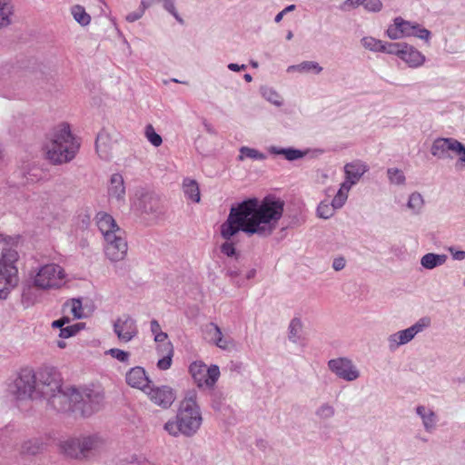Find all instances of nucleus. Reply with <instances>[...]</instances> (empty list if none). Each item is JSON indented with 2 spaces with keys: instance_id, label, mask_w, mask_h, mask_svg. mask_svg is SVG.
I'll return each mask as SVG.
<instances>
[{
  "instance_id": "nucleus-21",
  "label": "nucleus",
  "mask_w": 465,
  "mask_h": 465,
  "mask_svg": "<svg viewBox=\"0 0 465 465\" xmlns=\"http://www.w3.org/2000/svg\"><path fill=\"white\" fill-rule=\"evenodd\" d=\"M415 412L420 418L425 431L431 433L436 430L439 417L432 409L425 405H418Z\"/></svg>"
},
{
  "instance_id": "nucleus-25",
  "label": "nucleus",
  "mask_w": 465,
  "mask_h": 465,
  "mask_svg": "<svg viewBox=\"0 0 465 465\" xmlns=\"http://www.w3.org/2000/svg\"><path fill=\"white\" fill-rule=\"evenodd\" d=\"M268 150L272 154L283 155L290 162L303 158L309 152V150L302 151L292 147L281 148L277 146H270Z\"/></svg>"
},
{
  "instance_id": "nucleus-48",
  "label": "nucleus",
  "mask_w": 465,
  "mask_h": 465,
  "mask_svg": "<svg viewBox=\"0 0 465 465\" xmlns=\"http://www.w3.org/2000/svg\"><path fill=\"white\" fill-rule=\"evenodd\" d=\"M411 36H415L428 42L430 39L431 33L428 29L421 27L418 23H415Z\"/></svg>"
},
{
  "instance_id": "nucleus-5",
  "label": "nucleus",
  "mask_w": 465,
  "mask_h": 465,
  "mask_svg": "<svg viewBox=\"0 0 465 465\" xmlns=\"http://www.w3.org/2000/svg\"><path fill=\"white\" fill-rule=\"evenodd\" d=\"M105 439L98 433L72 437L61 443L64 455L75 460H86L96 455L105 446Z\"/></svg>"
},
{
  "instance_id": "nucleus-54",
  "label": "nucleus",
  "mask_w": 465,
  "mask_h": 465,
  "mask_svg": "<svg viewBox=\"0 0 465 465\" xmlns=\"http://www.w3.org/2000/svg\"><path fill=\"white\" fill-rule=\"evenodd\" d=\"M346 266V260L342 256L335 258L332 262V268L334 271L339 272Z\"/></svg>"
},
{
  "instance_id": "nucleus-3",
  "label": "nucleus",
  "mask_w": 465,
  "mask_h": 465,
  "mask_svg": "<svg viewBox=\"0 0 465 465\" xmlns=\"http://www.w3.org/2000/svg\"><path fill=\"white\" fill-rule=\"evenodd\" d=\"M79 149V143L73 136L67 124L55 126L45 145L46 158L54 164H62L72 161Z\"/></svg>"
},
{
  "instance_id": "nucleus-63",
  "label": "nucleus",
  "mask_w": 465,
  "mask_h": 465,
  "mask_svg": "<svg viewBox=\"0 0 465 465\" xmlns=\"http://www.w3.org/2000/svg\"><path fill=\"white\" fill-rule=\"evenodd\" d=\"M228 69L232 71V72H240L242 70H245L246 68V65L245 64H234V63H231L227 65Z\"/></svg>"
},
{
  "instance_id": "nucleus-28",
  "label": "nucleus",
  "mask_w": 465,
  "mask_h": 465,
  "mask_svg": "<svg viewBox=\"0 0 465 465\" xmlns=\"http://www.w3.org/2000/svg\"><path fill=\"white\" fill-rule=\"evenodd\" d=\"M447 256L445 254L427 253L420 259V264L429 270L434 269L437 266L445 263Z\"/></svg>"
},
{
  "instance_id": "nucleus-53",
  "label": "nucleus",
  "mask_w": 465,
  "mask_h": 465,
  "mask_svg": "<svg viewBox=\"0 0 465 465\" xmlns=\"http://www.w3.org/2000/svg\"><path fill=\"white\" fill-rule=\"evenodd\" d=\"M456 154L460 155L459 159L456 162V167H463L465 166V145L459 141L456 149Z\"/></svg>"
},
{
  "instance_id": "nucleus-56",
  "label": "nucleus",
  "mask_w": 465,
  "mask_h": 465,
  "mask_svg": "<svg viewBox=\"0 0 465 465\" xmlns=\"http://www.w3.org/2000/svg\"><path fill=\"white\" fill-rule=\"evenodd\" d=\"M143 15V11L138 9L135 12H132L126 15V20L130 23H134L137 20H139Z\"/></svg>"
},
{
  "instance_id": "nucleus-15",
  "label": "nucleus",
  "mask_w": 465,
  "mask_h": 465,
  "mask_svg": "<svg viewBox=\"0 0 465 465\" xmlns=\"http://www.w3.org/2000/svg\"><path fill=\"white\" fill-rule=\"evenodd\" d=\"M149 399L163 409H168L175 401V391L169 386H149L145 391Z\"/></svg>"
},
{
  "instance_id": "nucleus-24",
  "label": "nucleus",
  "mask_w": 465,
  "mask_h": 465,
  "mask_svg": "<svg viewBox=\"0 0 465 465\" xmlns=\"http://www.w3.org/2000/svg\"><path fill=\"white\" fill-rule=\"evenodd\" d=\"M108 194L117 201H124L125 186L124 177L120 173H114L110 178V184L108 187Z\"/></svg>"
},
{
  "instance_id": "nucleus-58",
  "label": "nucleus",
  "mask_w": 465,
  "mask_h": 465,
  "mask_svg": "<svg viewBox=\"0 0 465 465\" xmlns=\"http://www.w3.org/2000/svg\"><path fill=\"white\" fill-rule=\"evenodd\" d=\"M226 274L232 279L234 280L240 275V269L235 265H231L227 269Z\"/></svg>"
},
{
  "instance_id": "nucleus-9",
  "label": "nucleus",
  "mask_w": 465,
  "mask_h": 465,
  "mask_svg": "<svg viewBox=\"0 0 465 465\" xmlns=\"http://www.w3.org/2000/svg\"><path fill=\"white\" fill-rule=\"evenodd\" d=\"M134 208L144 219L153 222L162 218L165 212L161 197L153 191L143 189L136 193Z\"/></svg>"
},
{
  "instance_id": "nucleus-52",
  "label": "nucleus",
  "mask_w": 465,
  "mask_h": 465,
  "mask_svg": "<svg viewBox=\"0 0 465 465\" xmlns=\"http://www.w3.org/2000/svg\"><path fill=\"white\" fill-rule=\"evenodd\" d=\"M363 7L370 12H379L382 8L381 0H364Z\"/></svg>"
},
{
  "instance_id": "nucleus-43",
  "label": "nucleus",
  "mask_w": 465,
  "mask_h": 465,
  "mask_svg": "<svg viewBox=\"0 0 465 465\" xmlns=\"http://www.w3.org/2000/svg\"><path fill=\"white\" fill-rule=\"evenodd\" d=\"M362 46L372 52H381L383 42L372 36H365L361 40Z\"/></svg>"
},
{
  "instance_id": "nucleus-57",
  "label": "nucleus",
  "mask_w": 465,
  "mask_h": 465,
  "mask_svg": "<svg viewBox=\"0 0 465 465\" xmlns=\"http://www.w3.org/2000/svg\"><path fill=\"white\" fill-rule=\"evenodd\" d=\"M127 465H152V463L145 459L131 457V460L128 461Z\"/></svg>"
},
{
  "instance_id": "nucleus-32",
  "label": "nucleus",
  "mask_w": 465,
  "mask_h": 465,
  "mask_svg": "<svg viewBox=\"0 0 465 465\" xmlns=\"http://www.w3.org/2000/svg\"><path fill=\"white\" fill-rule=\"evenodd\" d=\"M239 155L237 160L242 162L245 158H250L252 160L263 161L266 159V155L263 153H261L257 149L251 148L248 146H242L239 149Z\"/></svg>"
},
{
  "instance_id": "nucleus-20",
  "label": "nucleus",
  "mask_w": 465,
  "mask_h": 465,
  "mask_svg": "<svg viewBox=\"0 0 465 465\" xmlns=\"http://www.w3.org/2000/svg\"><path fill=\"white\" fill-rule=\"evenodd\" d=\"M128 385L133 388H137L145 392L150 386V380L147 377L143 368L136 366L132 368L125 376Z\"/></svg>"
},
{
  "instance_id": "nucleus-2",
  "label": "nucleus",
  "mask_w": 465,
  "mask_h": 465,
  "mask_svg": "<svg viewBox=\"0 0 465 465\" xmlns=\"http://www.w3.org/2000/svg\"><path fill=\"white\" fill-rule=\"evenodd\" d=\"M203 422L200 406L197 403V392L188 391L180 402L175 420H168L163 429L173 437L183 434L186 437L193 436Z\"/></svg>"
},
{
  "instance_id": "nucleus-4",
  "label": "nucleus",
  "mask_w": 465,
  "mask_h": 465,
  "mask_svg": "<svg viewBox=\"0 0 465 465\" xmlns=\"http://www.w3.org/2000/svg\"><path fill=\"white\" fill-rule=\"evenodd\" d=\"M40 381L44 389L42 400H45L51 409L58 412L73 411L74 387L64 389L61 380L50 368H44L40 371Z\"/></svg>"
},
{
  "instance_id": "nucleus-11",
  "label": "nucleus",
  "mask_w": 465,
  "mask_h": 465,
  "mask_svg": "<svg viewBox=\"0 0 465 465\" xmlns=\"http://www.w3.org/2000/svg\"><path fill=\"white\" fill-rule=\"evenodd\" d=\"M430 324V320L427 317H423L409 328L389 335L387 342L390 351H395L399 347L409 343L418 333L428 328Z\"/></svg>"
},
{
  "instance_id": "nucleus-13",
  "label": "nucleus",
  "mask_w": 465,
  "mask_h": 465,
  "mask_svg": "<svg viewBox=\"0 0 465 465\" xmlns=\"http://www.w3.org/2000/svg\"><path fill=\"white\" fill-rule=\"evenodd\" d=\"M328 368L338 378L353 381L360 377V371L351 360L344 357L331 359L328 361Z\"/></svg>"
},
{
  "instance_id": "nucleus-50",
  "label": "nucleus",
  "mask_w": 465,
  "mask_h": 465,
  "mask_svg": "<svg viewBox=\"0 0 465 465\" xmlns=\"http://www.w3.org/2000/svg\"><path fill=\"white\" fill-rule=\"evenodd\" d=\"M105 354L110 355L114 359H116L117 361L121 362H127L129 361L130 354L127 351H124L123 350L117 349V348H112L105 351Z\"/></svg>"
},
{
  "instance_id": "nucleus-45",
  "label": "nucleus",
  "mask_w": 465,
  "mask_h": 465,
  "mask_svg": "<svg viewBox=\"0 0 465 465\" xmlns=\"http://www.w3.org/2000/svg\"><path fill=\"white\" fill-rule=\"evenodd\" d=\"M337 210L331 205V203L322 202L317 207V214L320 218L329 219L334 214V211Z\"/></svg>"
},
{
  "instance_id": "nucleus-12",
  "label": "nucleus",
  "mask_w": 465,
  "mask_h": 465,
  "mask_svg": "<svg viewBox=\"0 0 465 465\" xmlns=\"http://www.w3.org/2000/svg\"><path fill=\"white\" fill-rule=\"evenodd\" d=\"M104 254L111 262L123 261L128 251L125 232L122 228H116V232L104 238Z\"/></svg>"
},
{
  "instance_id": "nucleus-33",
  "label": "nucleus",
  "mask_w": 465,
  "mask_h": 465,
  "mask_svg": "<svg viewBox=\"0 0 465 465\" xmlns=\"http://www.w3.org/2000/svg\"><path fill=\"white\" fill-rule=\"evenodd\" d=\"M302 323L300 319L293 318L288 327V339L292 343H298L301 340Z\"/></svg>"
},
{
  "instance_id": "nucleus-38",
  "label": "nucleus",
  "mask_w": 465,
  "mask_h": 465,
  "mask_svg": "<svg viewBox=\"0 0 465 465\" xmlns=\"http://www.w3.org/2000/svg\"><path fill=\"white\" fill-rule=\"evenodd\" d=\"M43 449V444L37 440H30L23 443L21 453L27 455H35Z\"/></svg>"
},
{
  "instance_id": "nucleus-39",
  "label": "nucleus",
  "mask_w": 465,
  "mask_h": 465,
  "mask_svg": "<svg viewBox=\"0 0 465 465\" xmlns=\"http://www.w3.org/2000/svg\"><path fill=\"white\" fill-rule=\"evenodd\" d=\"M220 377V369L217 365L206 367L205 387L213 389Z\"/></svg>"
},
{
  "instance_id": "nucleus-42",
  "label": "nucleus",
  "mask_w": 465,
  "mask_h": 465,
  "mask_svg": "<svg viewBox=\"0 0 465 465\" xmlns=\"http://www.w3.org/2000/svg\"><path fill=\"white\" fill-rule=\"evenodd\" d=\"M109 140L107 134L101 132L98 134L95 141L96 151L101 158L107 157V141Z\"/></svg>"
},
{
  "instance_id": "nucleus-35",
  "label": "nucleus",
  "mask_w": 465,
  "mask_h": 465,
  "mask_svg": "<svg viewBox=\"0 0 465 465\" xmlns=\"http://www.w3.org/2000/svg\"><path fill=\"white\" fill-rule=\"evenodd\" d=\"M261 94L265 100L278 107L282 106L283 104L282 97L272 87H262Z\"/></svg>"
},
{
  "instance_id": "nucleus-8",
  "label": "nucleus",
  "mask_w": 465,
  "mask_h": 465,
  "mask_svg": "<svg viewBox=\"0 0 465 465\" xmlns=\"http://www.w3.org/2000/svg\"><path fill=\"white\" fill-rule=\"evenodd\" d=\"M73 412L82 417H90L101 411L104 404V395L99 390L90 388L75 389L73 391Z\"/></svg>"
},
{
  "instance_id": "nucleus-47",
  "label": "nucleus",
  "mask_w": 465,
  "mask_h": 465,
  "mask_svg": "<svg viewBox=\"0 0 465 465\" xmlns=\"http://www.w3.org/2000/svg\"><path fill=\"white\" fill-rule=\"evenodd\" d=\"M66 306H70V312L76 319H82L85 315L83 312L82 302L80 299H73L70 303H66Z\"/></svg>"
},
{
  "instance_id": "nucleus-62",
  "label": "nucleus",
  "mask_w": 465,
  "mask_h": 465,
  "mask_svg": "<svg viewBox=\"0 0 465 465\" xmlns=\"http://www.w3.org/2000/svg\"><path fill=\"white\" fill-rule=\"evenodd\" d=\"M364 0H346L344 5H349L352 8H356L360 5L363 6Z\"/></svg>"
},
{
  "instance_id": "nucleus-14",
  "label": "nucleus",
  "mask_w": 465,
  "mask_h": 465,
  "mask_svg": "<svg viewBox=\"0 0 465 465\" xmlns=\"http://www.w3.org/2000/svg\"><path fill=\"white\" fill-rule=\"evenodd\" d=\"M114 331L120 341L128 342L138 334L136 321L128 314H124L114 322Z\"/></svg>"
},
{
  "instance_id": "nucleus-37",
  "label": "nucleus",
  "mask_w": 465,
  "mask_h": 465,
  "mask_svg": "<svg viewBox=\"0 0 465 465\" xmlns=\"http://www.w3.org/2000/svg\"><path fill=\"white\" fill-rule=\"evenodd\" d=\"M335 408L329 402L322 403L315 411L316 417L321 420H327L334 417Z\"/></svg>"
},
{
  "instance_id": "nucleus-51",
  "label": "nucleus",
  "mask_w": 465,
  "mask_h": 465,
  "mask_svg": "<svg viewBox=\"0 0 465 465\" xmlns=\"http://www.w3.org/2000/svg\"><path fill=\"white\" fill-rule=\"evenodd\" d=\"M155 1L163 3V8L168 13H170L179 23L183 22L175 9L174 0H155Z\"/></svg>"
},
{
  "instance_id": "nucleus-41",
  "label": "nucleus",
  "mask_w": 465,
  "mask_h": 465,
  "mask_svg": "<svg viewBox=\"0 0 465 465\" xmlns=\"http://www.w3.org/2000/svg\"><path fill=\"white\" fill-rule=\"evenodd\" d=\"M72 15L74 20L81 25H87L90 21V15L85 12L84 8L81 5H75L72 8Z\"/></svg>"
},
{
  "instance_id": "nucleus-34",
  "label": "nucleus",
  "mask_w": 465,
  "mask_h": 465,
  "mask_svg": "<svg viewBox=\"0 0 465 465\" xmlns=\"http://www.w3.org/2000/svg\"><path fill=\"white\" fill-rule=\"evenodd\" d=\"M351 189V187L348 186L347 183H342L331 202V205L336 209H341L345 204Z\"/></svg>"
},
{
  "instance_id": "nucleus-59",
  "label": "nucleus",
  "mask_w": 465,
  "mask_h": 465,
  "mask_svg": "<svg viewBox=\"0 0 465 465\" xmlns=\"http://www.w3.org/2000/svg\"><path fill=\"white\" fill-rule=\"evenodd\" d=\"M69 322V319L67 317L61 318L59 320L54 321L52 322V326L54 328L62 329L64 328V325Z\"/></svg>"
},
{
  "instance_id": "nucleus-31",
  "label": "nucleus",
  "mask_w": 465,
  "mask_h": 465,
  "mask_svg": "<svg viewBox=\"0 0 465 465\" xmlns=\"http://www.w3.org/2000/svg\"><path fill=\"white\" fill-rule=\"evenodd\" d=\"M14 7L8 0H0V28L11 24Z\"/></svg>"
},
{
  "instance_id": "nucleus-49",
  "label": "nucleus",
  "mask_w": 465,
  "mask_h": 465,
  "mask_svg": "<svg viewBox=\"0 0 465 465\" xmlns=\"http://www.w3.org/2000/svg\"><path fill=\"white\" fill-rule=\"evenodd\" d=\"M83 323H76L74 325L64 327L61 329L59 336L64 339L72 337L75 335L83 328Z\"/></svg>"
},
{
  "instance_id": "nucleus-60",
  "label": "nucleus",
  "mask_w": 465,
  "mask_h": 465,
  "mask_svg": "<svg viewBox=\"0 0 465 465\" xmlns=\"http://www.w3.org/2000/svg\"><path fill=\"white\" fill-rule=\"evenodd\" d=\"M155 2V0H142L139 9L144 14L145 10L150 8Z\"/></svg>"
},
{
  "instance_id": "nucleus-10",
  "label": "nucleus",
  "mask_w": 465,
  "mask_h": 465,
  "mask_svg": "<svg viewBox=\"0 0 465 465\" xmlns=\"http://www.w3.org/2000/svg\"><path fill=\"white\" fill-rule=\"evenodd\" d=\"M40 289H58L65 283L64 270L58 264L49 263L42 266L34 279Z\"/></svg>"
},
{
  "instance_id": "nucleus-1",
  "label": "nucleus",
  "mask_w": 465,
  "mask_h": 465,
  "mask_svg": "<svg viewBox=\"0 0 465 465\" xmlns=\"http://www.w3.org/2000/svg\"><path fill=\"white\" fill-rule=\"evenodd\" d=\"M283 211L284 202L273 195L262 200L248 198L232 205L227 219L220 227L221 236L225 240L221 245V252L228 257L236 255L232 238L239 232L261 238L271 236L278 228Z\"/></svg>"
},
{
  "instance_id": "nucleus-23",
  "label": "nucleus",
  "mask_w": 465,
  "mask_h": 465,
  "mask_svg": "<svg viewBox=\"0 0 465 465\" xmlns=\"http://www.w3.org/2000/svg\"><path fill=\"white\" fill-rule=\"evenodd\" d=\"M95 220L104 239L106 238L108 234L116 232V228H120L113 216L104 212H99L95 216Z\"/></svg>"
},
{
  "instance_id": "nucleus-27",
  "label": "nucleus",
  "mask_w": 465,
  "mask_h": 465,
  "mask_svg": "<svg viewBox=\"0 0 465 465\" xmlns=\"http://www.w3.org/2000/svg\"><path fill=\"white\" fill-rule=\"evenodd\" d=\"M189 371L199 388L205 386L206 365L202 362H193L189 367Z\"/></svg>"
},
{
  "instance_id": "nucleus-55",
  "label": "nucleus",
  "mask_w": 465,
  "mask_h": 465,
  "mask_svg": "<svg viewBox=\"0 0 465 465\" xmlns=\"http://www.w3.org/2000/svg\"><path fill=\"white\" fill-rule=\"evenodd\" d=\"M295 8H296L295 5H290L286 6L282 11H281L280 13H278L275 15V17H274L275 23H280L282 20L283 15H286L287 13L295 10Z\"/></svg>"
},
{
  "instance_id": "nucleus-7",
  "label": "nucleus",
  "mask_w": 465,
  "mask_h": 465,
  "mask_svg": "<svg viewBox=\"0 0 465 465\" xmlns=\"http://www.w3.org/2000/svg\"><path fill=\"white\" fill-rule=\"evenodd\" d=\"M19 255L12 248H4L0 258V299L5 300L18 284V270L15 266Z\"/></svg>"
},
{
  "instance_id": "nucleus-16",
  "label": "nucleus",
  "mask_w": 465,
  "mask_h": 465,
  "mask_svg": "<svg viewBox=\"0 0 465 465\" xmlns=\"http://www.w3.org/2000/svg\"><path fill=\"white\" fill-rule=\"evenodd\" d=\"M458 143L454 138H437L432 143L430 153L438 159H452L450 153H456Z\"/></svg>"
},
{
  "instance_id": "nucleus-36",
  "label": "nucleus",
  "mask_w": 465,
  "mask_h": 465,
  "mask_svg": "<svg viewBox=\"0 0 465 465\" xmlns=\"http://www.w3.org/2000/svg\"><path fill=\"white\" fill-rule=\"evenodd\" d=\"M424 205V200L420 193L414 192L409 196L407 206L414 214L420 213Z\"/></svg>"
},
{
  "instance_id": "nucleus-6",
  "label": "nucleus",
  "mask_w": 465,
  "mask_h": 465,
  "mask_svg": "<svg viewBox=\"0 0 465 465\" xmlns=\"http://www.w3.org/2000/svg\"><path fill=\"white\" fill-rule=\"evenodd\" d=\"M37 372L31 368H24L18 372L17 377L10 385L11 393L20 401L24 400H42L43 391L40 385V371Z\"/></svg>"
},
{
  "instance_id": "nucleus-44",
  "label": "nucleus",
  "mask_w": 465,
  "mask_h": 465,
  "mask_svg": "<svg viewBox=\"0 0 465 465\" xmlns=\"http://www.w3.org/2000/svg\"><path fill=\"white\" fill-rule=\"evenodd\" d=\"M144 135L146 137V139L154 146V147H159L162 143H163V139L161 137L160 134H158L153 126L152 124H147L145 126V130H144Z\"/></svg>"
},
{
  "instance_id": "nucleus-26",
  "label": "nucleus",
  "mask_w": 465,
  "mask_h": 465,
  "mask_svg": "<svg viewBox=\"0 0 465 465\" xmlns=\"http://www.w3.org/2000/svg\"><path fill=\"white\" fill-rule=\"evenodd\" d=\"M323 68L319 63L314 61H303L301 64L290 65L287 68V72H299V73H313L319 74L322 72Z\"/></svg>"
},
{
  "instance_id": "nucleus-64",
  "label": "nucleus",
  "mask_w": 465,
  "mask_h": 465,
  "mask_svg": "<svg viewBox=\"0 0 465 465\" xmlns=\"http://www.w3.org/2000/svg\"><path fill=\"white\" fill-rule=\"evenodd\" d=\"M151 331L153 332V335L162 331L161 326L156 320L151 321Z\"/></svg>"
},
{
  "instance_id": "nucleus-61",
  "label": "nucleus",
  "mask_w": 465,
  "mask_h": 465,
  "mask_svg": "<svg viewBox=\"0 0 465 465\" xmlns=\"http://www.w3.org/2000/svg\"><path fill=\"white\" fill-rule=\"evenodd\" d=\"M167 333L163 332V331H161L157 334L154 335V341L156 342H159V343H162L164 344L165 342H168L166 340H167Z\"/></svg>"
},
{
  "instance_id": "nucleus-40",
  "label": "nucleus",
  "mask_w": 465,
  "mask_h": 465,
  "mask_svg": "<svg viewBox=\"0 0 465 465\" xmlns=\"http://www.w3.org/2000/svg\"><path fill=\"white\" fill-rule=\"evenodd\" d=\"M387 176L391 183L395 185H403L406 183V177L403 172L398 168H389Z\"/></svg>"
},
{
  "instance_id": "nucleus-46",
  "label": "nucleus",
  "mask_w": 465,
  "mask_h": 465,
  "mask_svg": "<svg viewBox=\"0 0 465 465\" xmlns=\"http://www.w3.org/2000/svg\"><path fill=\"white\" fill-rule=\"evenodd\" d=\"M405 43H383L381 51L382 53L395 54L401 57Z\"/></svg>"
},
{
  "instance_id": "nucleus-19",
  "label": "nucleus",
  "mask_w": 465,
  "mask_h": 465,
  "mask_svg": "<svg viewBox=\"0 0 465 465\" xmlns=\"http://www.w3.org/2000/svg\"><path fill=\"white\" fill-rule=\"evenodd\" d=\"M206 332L210 335L211 340L218 348L225 351L235 348L234 340L231 337H224L221 328L217 324L213 322L207 324Z\"/></svg>"
},
{
  "instance_id": "nucleus-29",
  "label": "nucleus",
  "mask_w": 465,
  "mask_h": 465,
  "mask_svg": "<svg viewBox=\"0 0 465 465\" xmlns=\"http://www.w3.org/2000/svg\"><path fill=\"white\" fill-rule=\"evenodd\" d=\"M184 194L193 202L198 203L200 201V190L198 183L195 180L186 178L183 183Z\"/></svg>"
},
{
  "instance_id": "nucleus-30",
  "label": "nucleus",
  "mask_w": 465,
  "mask_h": 465,
  "mask_svg": "<svg viewBox=\"0 0 465 465\" xmlns=\"http://www.w3.org/2000/svg\"><path fill=\"white\" fill-rule=\"evenodd\" d=\"M158 350L160 351H166L167 354L157 361V367L163 371L168 370L172 365V358L173 354V345L171 342H165L164 344L160 345Z\"/></svg>"
},
{
  "instance_id": "nucleus-18",
  "label": "nucleus",
  "mask_w": 465,
  "mask_h": 465,
  "mask_svg": "<svg viewBox=\"0 0 465 465\" xmlns=\"http://www.w3.org/2000/svg\"><path fill=\"white\" fill-rule=\"evenodd\" d=\"M414 25L415 22H410L401 17H396L393 20V25L388 27L386 32L387 35L392 40L409 37L411 36Z\"/></svg>"
},
{
  "instance_id": "nucleus-22",
  "label": "nucleus",
  "mask_w": 465,
  "mask_h": 465,
  "mask_svg": "<svg viewBox=\"0 0 465 465\" xmlns=\"http://www.w3.org/2000/svg\"><path fill=\"white\" fill-rule=\"evenodd\" d=\"M400 58L412 68L421 66L425 62V56L416 48L406 43Z\"/></svg>"
},
{
  "instance_id": "nucleus-17",
  "label": "nucleus",
  "mask_w": 465,
  "mask_h": 465,
  "mask_svg": "<svg viewBox=\"0 0 465 465\" xmlns=\"http://www.w3.org/2000/svg\"><path fill=\"white\" fill-rule=\"evenodd\" d=\"M369 166L361 160H354L344 165L345 180L343 183L352 187L355 185L363 174L368 172Z\"/></svg>"
}]
</instances>
